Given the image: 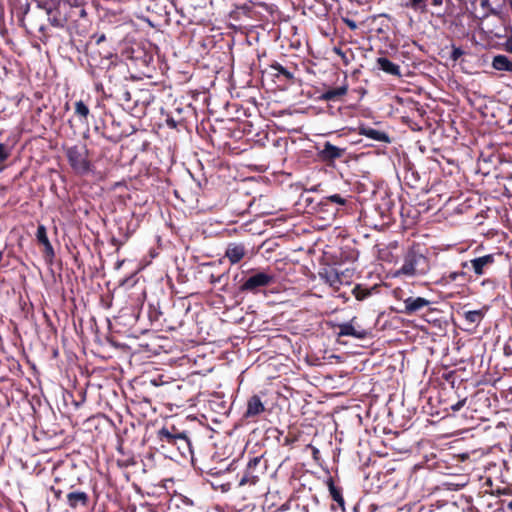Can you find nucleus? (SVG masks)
Masks as SVG:
<instances>
[{
  "instance_id": "obj_1",
  "label": "nucleus",
  "mask_w": 512,
  "mask_h": 512,
  "mask_svg": "<svg viewBox=\"0 0 512 512\" xmlns=\"http://www.w3.org/2000/svg\"><path fill=\"white\" fill-rule=\"evenodd\" d=\"M428 260L422 254L409 251L405 254L402 266L395 272V276L417 277L425 275L428 271Z\"/></svg>"
},
{
  "instance_id": "obj_2",
  "label": "nucleus",
  "mask_w": 512,
  "mask_h": 512,
  "mask_svg": "<svg viewBox=\"0 0 512 512\" xmlns=\"http://www.w3.org/2000/svg\"><path fill=\"white\" fill-rule=\"evenodd\" d=\"M276 276L270 270L251 271L245 281L240 286L243 292H251L256 294L261 288L270 286L275 282Z\"/></svg>"
},
{
  "instance_id": "obj_3",
  "label": "nucleus",
  "mask_w": 512,
  "mask_h": 512,
  "mask_svg": "<svg viewBox=\"0 0 512 512\" xmlns=\"http://www.w3.org/2000/svg\"><path fill=\"white\" fill-rule=\"evenodd\" d=\"M68 162L75 173L83 175L89 172L90 162L88 150L83 145H75L66 149Z\"/></svg>"
},
{
  "instance_id": "obj_4",
  "label": "nucleus",
  "mask_w": 512,
  "mask_h": 512,
  "mask_svg": "<svg viewBox=\"0 0 512 512\" xmlns=\"http://www.w3.org/2000/svg\"><path fill=\"white\" fill-rule=\"evenodd\" d=\"M158 435L162 442L175 445L182 455L191 453V442L188 436L183 432H178L174 426L171 429L162 428Z\"/></svg>"
},
{
  "instance_id": "obj_5",
  "label": "nucleus",
  "mask_w": 512,
  "mask_h": 512,
  "mask_svg": "<svg viewBox=\"0 0 512 512\" xmlns=\"http://www.w3.org/2000/svg\"><path fill=\"white\" fill-rule=\"evenodd\" d=\"M261 457H254L249 460L246 469L239 479V486H253L258 483L261 471L258 469Z\"/></svg>"
},
{
  "instance_id": "obj_6",
  "label": "nucleus",
  "mask_w": 512,
  "mask_h": 512,
  "mask_svg": "<svg viewBox=\"0 0 512 512\" xmlns=\"http://www.w3.org/2000/svg\"><path fill=\"white\" fill-rule=\"evenodd\" d=\"M318 275L322 281H324L326 284H328L330 287L336 290H338L340 286L344 283V273H339L335 268L330 266L322 268L319 271Z\"/></svg>"
},
{
  "instance_id": "obj_7",
  "label": "nucleus",
  "mask_w": 512,
  "mask_h": 512,
  "mask_svg": "<svg viewBox=\"0 0 512 512\" xmlns=\"http://www.w3.org/2000/svg\"><path fill=\"white\" fill-rule=\"evenodd\" d=\"M356 317H353L349 322L341 323L338 325L339 331L337 335L339 337L350 336L356 339H365L368 332L360 327L355 326Z\"/></svg>"
},
{
  "instance_id": "obj_8",
  "label": "nucleus",
  "mask_w": 512,
  "mask_h": 512,
  "mask_svg": "<svg viewBox=\"0 0 512 512\" xmlns=\"http://www.w3.org/2000/svg\"><path fill=\"white\" fill-rule=\"evenodd\" d=\"M495 263V255L487 254L470 260V267L476 276L486 274L487 270Z\"/></svg>"
},
{
  "instance_id": "obj_9",
  "label": "nucleus",
  "mask_w": 512,
  "mask_h": 512,
  "mask_svg": "<svg viewBox=\"0 0 512 512\" xmlns=\"http://www.w3.org/2000/svg\"><path fill=\"white\" fill-rule=\"evenodd\" d=\"M430 303L429 300L423 297H408L403 300L404 307L400 312L406 315H413L429 306Z\"/></svg>"
},
{
  "instance_id": "obj_10",
  "label": "nucleus",
  "mask_w": 512,
  "mask_h": 512,
  "mask_svg": "<svg viewBox=\"0 0 512 512\" xmlns=\"http://www.w3.org/2000/svg\"><path fill=\"white\" fill-rule=\"evenodd\" d=\"M345 153V148L337 147L330 142H325L321 150L318 151V157L321 161L331 163L341 158Z\"/></svg>"
},
{
  "instance_id": "obj_11",
  "label": "nucleus",
  "mask_w": 512,
  "mask_h": 512,
  "mask_svg": "<svg viewBox=\"0 0 512 512\" xmlns=\"http://www.w3.org/2000/svg\"><path fill=\"white\" fill-rule=\"evenodd\" d=\"M348 92V84L346 80L336 88H331L323 92L320 96L321 100L324 101H336L345 96Z\"/></svg>"
},
{
  "instance_id": "obj_12",
  "label": "nucleus",
  "mask_w": 512,
  "mask_h": 512,
  "mask_svg": "<svg viewBox=\"0 0 512 512\" xmlns=\"http://www.w3.org/2000/svg\"><path fill=\"white\" fill-rule=\"evenodd\" d=\"M88 494L83 491H74L67 494L68 505L76 509L79 506L85 507L88 504Z\"/></svg>"
},
{
  "instance_id": "obj_13",
  "label": "nucleus",
  "mask_w": 512,
  "mask_h": 512,
  "mask_svg": "<svg viewBox=\"0 0 512 512\" xmlns=\"http://www.w3.org/2000/svg\"><path fill=\"white\" fill-rule=\"evenodd\" d=\"M265 410V407L259 396L253 395L247 402V410L245 417H254L261 414Z\"/></svg>"
},
{
  "instance_id": "obj_14",
  "label": "nucleus",
  "mask_w": 512,
  "mask_h": 512,
  "mask_svg": "<svg viewBox=\"0 0 512 512\" xmlns=\"http://www.w3.org/2000/svg\"><path fill=\"white\" fill-rule=\"evenodd\" d=\"M225 256L231 264H236L245 256V247L242 244H230L226 249Z\"/></svg>"
},
{
  "instance_id": "obj_15",
  "label": "nucleus",
  "mask_w": 512,
  "mask_h": 512,
  "mask_svg": "<svg viewBox=\"0 0 512 512\" xmlns=\"http://www.w3.org/2000/svg\"><path fill=\"white\" fill-rule=\"evenodd\" d=\"M377 65L382 71L386 72L387 74L394 75V76L401 75L400 67L397 64L391 62L386 57L378 58Z\"/></svg>"
},
{
  "instance_id": "obj_16",
  "label": "nucleus",
  "mask_w": 512,
  "mask_h": 512,
  "mask_svg": "<svg viewBox=\"0 0 512 512\" xmlns=\"http://www.w3.org/2000/svg\"><path fill=\"white\" fill-rule=\"evenodd\" d=\"M360 134L378 142H390L389 136L385 132L370 127L362 128Z\"/></svg>"
},
{
  "instance_id": "obj_17",
  "label": "nucleus",
  "mask_w": 512,
  "mask_h": 512,
  "mask_svg": "<svg viewBox=\"0 0 512 512\" xmlns=\"http://www.w3.org/2000/svg\"><path fill=\"white\" fill-rule=\"evenodd\" d=\"M492 67L499 71L512 72V61L505 55H497L493 58Z\"/></svg>"
},
{
  "instance_id": "obj_18",
  "label": "nucleus",
  "mask_w": 512,
  "mask_h": 512,
  "mask_svg": "<svg viewBox=\"0 0 512 512\" xmlns=\"http://www.w3.org/2000/svg\"><path fill=\"white\" fill-rule=\"evenodd\" d=\"M485 312L483 310H472L465 311L463 313V318L468 325L477 326L484 318Z\"/></svg>"
},
{
  "instance_id": "obj_19",
  "label": "nucleus",
  "mask_w": 512,
  "mask_h": 512,
  "mask_svg": "<svg viewBox=\"0 0 512 512\" xmlns=\"http://www.w3.org/2000/svg\"><path fill=\"white\" fill-rule=\"evenodd\" d=\"M36 238L39 243L44 245L47 253L53 254L52 245L48 239L47 231L44 225H39L36 232Z\"/></svg>"
},
{
  "instance_id": "obj_20",
  "label": "nucleus",
  "mask_w": 512,
  "mask_h": 512,
  "mask_svg": "<svg viewBox=\"0 0 512 512\" xmlns=\"http://www.w3.org/2000/svg\"><path fill=\"white\" fill-rule=\"evenodd\" d=\"M480 6H481L482 10L484 11L481 16V19H486L490 15L498 16L502 9V5H499V7H493L491 5L490 0H481Z\"/></svg>"
},
{
  "instance_id": "obj_21",
  "label": "nucleus",
  "mask_w": 512,
  "mask_h": 512,
  "mask_svg": "<svg viewBox=\"0 0 512 512\" xmlns=\"http://www.w3.org/2000/svg\"><path fill=\"white\" fill-rule=\"evenodd\" d=\"M404 6L421 14L428 12L427 0H408Z\"/></svg>"
},
{
  "instance_id": "obj_22",
  "label": "nucleus",
  "mask_w": 512,
  "mask_h": 512,
  "mask_svg": "<svg viewBox=\"0 0 512 512\" xmlns=\"http://www.w3.org/2000/svg\"><path fill=\"white\" fill-rule=\"evenodd\" d=\"M36 5L39 9L44 10L47 16L56 12L58 8V3L55 0L37 1Z\"/></svg>"
},
{
  "instance_id": "obj_23",
  "label": "nucleus",
  "mask_w": 512,
  "mask_h": 512,
  "mask_svg": "<svg viewBox=\"0 0 512 512\" xmlns=\"http://www.w3.org/2000/svg\"><path fill=\"white\" fill-rule=\"evenodd\" d=\"M48 22L55 28H63L66 24V19L61 16L59 9L56 12L48 16Z\"/></svg>"
},
{
  "instance_id": "obj_24",
  "label": "nucleus",
  "mask_w": 512,
  "mask_h": 512,
  "mask_svg": "<svg viewBox=\"0 0 512 512\" xmlns=\"http://www.w3.org/2000/svg\"><path fill=\"white\" fill-rule=\"evenodd\" d=\"M460 276H464V272L455 271V272L445 273L442 275V277L440 278L438 283L446 285V284L456 281L458 279V277H460Z\"/></svg>"
},
{
  "instance_id": "obj_25",
  "label": "nucleus",
  "mask_w": 512,
  "mask_h": 512,
  "mask_svg": "<svg viewBox=\"0 0 512 512\" xmlns=\"http://www.w3.org/2000/svg\"><path fill=\"white\" fill-rule=\"evenodd\" d=\"M89 108L83 101H77L75 103V114L80 118L86 119L89 115Z\"/></svg>"
},
{
  "instance_id": "obj_26",
  "label": "nucleus",
  "mask_w": 512,
  "mask_h": 512,
  "mask_svg": "<svg viewBox=\"0 0 512 512\" xmlns=\"http://www.w3.org/2000/svg\"><path fill=\"white\" fill-rule=\"evenodd\" d=\"M321 203L323 205H328L329 203H334V204L343 206L346 204V199L343 198L342 196H340L339 194H334V195L325 197Z\"/></svg>"
},
{
  "instance_id": "obj_27",
  "label": "nucleus",
  "mask_w": 512,
  "mask_h": 512,
  "mask_svg": "<svg viewBox=\"0 0 512 512\" xmlns=\"http://www.w3.org/2000/svg\"><path fill=\"white\" fill-rule=\"evenodd\" d=\"M329 491H330L332 499L335 502H337L338 504H340L341 506H343L344 505V499L342 497V494H341L340 490L337 487H335L333 484H330L329 485Z\"/></svg>"
},
{
  "instance_id": "obj_28",
  "label": "nucleus",
  "mask_w": 512,
  "mask_h": 512,
  "mask_svg": "<svg viewBox=\"0 0 512 512\" xmlns=\"http://www.w3.org/2000/svg\"><path fill=\"white\" fill-rule=\"evenodd\" d=\"M271 67L275 71H277L278 75H283L286 79H292L293 78V74L290 71H288L285 67H283L281 64L275 63Z\"/></svg>"
},
{
  "instance_id": "obj_29",
  "label": "nucleus",
  "mask_w": 512,
  "mask_h": 512,
  "mask_svg": "<svg viewBox=\"0 0 512 512\" xmlns=\"http://www.w3.org/2000/svg\"><path fill=\"white\" fill-rule=\"evenodd\" d=\"M353 294L357 300H364L368 297L370 292L368 290L362 289L360 286H356L353 289Z\"/></svg>"
},
{
  "instance_id": "obj_30",
  "label": "nucleus",
  "mask_w": 512,
  "mask_h": 512,
  "mask_svg": "<svg viewBox=\"0 0 512 512\" xmlns=\"http://www.w3.org/2000/svg\"><path fill=\"white\" fill-rule=\"evenodd\" d=\"M10 156V151L6 145L0 143V163L6 161Z\"/></svg>"
},
{
  "instance_id": "obj_31",
  "label": "nucleus",
  "mask_w": 512,
  "mask_h": 512,
  "mask_svg": "<svg viewBox=\"0 0 512 512\" xmlns=\"http://www.w3.org/2000/svg\"><path fill=\"white\" fill-rule=\"evenodd\" d=\"M466 404V398H463L461 400H459L458 402H456L455 404L451 405V410L453 412H458L459 410H461Z\"/></svg>"
},
{
  "instance_id": "obj_32",
  "label": "nucleus",
  "mask_w": 512,
  "mask_h": 512,
  "mask_svg": "<svg viewBox=\"0 0 512 512\" xmlns=\"http://www.w3.org/2000/svg\"><path fill=\"white\" fill-rule=\"evenodd\" d=\"M342 21L343 23H345L351 30H356L358 28V25L357 23L350 19V18H347V17H343L342 18Z\"/></svg>"
},
{
  "instance_id": "obj_33",
  "label": "nucleus",
  "mask_w": 512,
  "mask_h": 512,
  "mask_svg": "<svg viewBox=\"0 0 512 512\" xmlns=\"http://www.w3.org/2000/svg\"><path fill=\"white\" fill-rule=\"evenodd\" d=\"M463 55V51L461 48H454L451 54L453 60H457L460 56Z\"/></svg>"
},
{
  "instance_id": "obj_34",
  "label": "nucleus",
  "mask_w": 512,
  "mask_h": 512,
  "mask_svg": "<svg viewBox=\"0 0 512 512\" xmlns=\"http://www.w3.org/2000/svg\"><path fill=\"white\" fill-rule=\"evenodd\" d=\"M224 277V275H218V276H215V275H211L210 276V283L211 284H216V283H220L222 281V278Z\"/></svg>"
},
{
  "instance_id": "obj_35",
  "label": "nucleus",
  "mask_w": 512,
  "mask_h": 512,
  "mask_svg": "<svg viewBox=\"0 0 512 512\" xmlns=\"http://www.w3.org/2000/svg\"><path fill=\"white\" fill-rule=\"evenodd\" d=\"M70 6L78 7L81 5L82 0H65Z\"/></svg>"
},
{
  "instance_id": "obj_36",
  "label": "nucleus",
  "mask_w": 512,
  "mask_h": 512,
  "mask_svg": "<svg viewBox=\"0 0 512 512\" xmlns=\"http://www.w3.org/2000/svg\"><path fill=\"white\" fill-rule=\"evenodd\" d=\"M506 49L507 51L512 53V36L508 37V39L506 40Z\"/></svg>"
},
{
  "instance_id": "obj_37",
  "label": "nucleus",
  "mask_w": 512,
  "mask_h": 512,
  "mask_svg": "<svg viewBox=\"0 0 512 512\" xmlns=\"http://www.w3.org/2000/svg\"><path fill=\"white\" fill-rule=\"evenodd\" d=\"M431 4H432L433 6H438V7H440V6H442V5H443V0H432V1H431Z\"/></svg>"
},
{
  "instance_id": "obj_38",
  "label": "nucleus",
  "mask_w": 512,
  "mask_h": 512,
  "mask_svg": "<svg viewBox=\"0 0 512 512\" xmlns=\"http://www.w3.org/2000/svg\"><path fill=\"white\" fill-rule=\"evenodd\" d=\"M106 37L104 34H101L97 40H96V44H100L101 42L105 41Z\"/></svg>"
},
{
  "instance_id": "obj_39",
  "label": "nucleus",
  "mask_w": 512,
  "mask_h": 512,
  "mask_svg": "<svg viewBox=\"0 0 512 512\" xmlns=\"http://www.w3.org/2000/svg\"><path fill=\"white\" fill-rule=\"evenodd\" d=\"M51 490L54 492L56 498H60V495H61V491L60 490H56L55 488H51Z\"/></svg>"
},
{
  "instance_id": "obj_40",
  "label": "nucleus",
  "mask_w": 512,
  "mask_h": 512,
  "mask_svg": "<svg viewBox=\"0 0 512 512\" xmlns=\"http://www.w3.org/2000/svg\"><path fill=\"white\" fill-rule=\"evenodd\" d=\"M461 266H462L463 268H468V267H470V261L462 262V263H461Z\"/></svg>"
},
{
  "instance_id": "obj_41",
  "label": "nucleus",
  "mask_w": 512,
  "mask_h": 512,
  "mask_svg": "<svg viewBox=\"0 0 512 512\" xmlns=\"http://www.w3.org/2000/svg\"><path fill=\"white\" fill-rule=\"evenodd\" d=\"M507 508L512 511V500L507 504Z\"/></svg>"
},
{
  "instance_id": "obj_42",
  "label": "nucleus",
  "mask_w": 512,
  "mask_h": 512,
  "mask_svg": "<svg viewBox=\"0 0 512 512\" xmlns=\"http://www.w3.org/2000/svg\"><path fill=\"white\" fill-rule=\"evenodd\" d=\"M85 15H86L85 10H82V11H81V16L83 17V16H85Z\"/></svg>"
},
{
  "instance_id": "obj_43",
  "label": "nucleus",
  "mask_w": 512,
  "mask_h": 512,
  "mask_svg": "<svg viewBox=\"0 0 512 512\" xmlns=\"http://www.w3.org/2000/svg\"><path fill=\"white\" fill-rule=\"evenodd\" d=\"M39 30L43 32L45 30L44 26H41Z\"/></svg>"
},
{
  "instance_id": "obj_44",
  "label": "nucleus",
  "mask_w": 512,
  "mask_h": 512,
  "mask_svg": "<svg viewBox=\"0 0 512 512\" xmlns=\"http://www.w3.org/2000/svg\"><path fill=\"white\" fill-rule=\"evenodd\" d=\"M2 169H3V168H2V167H0V172L2 171Z\"/></svg>"
}]
</instances>
